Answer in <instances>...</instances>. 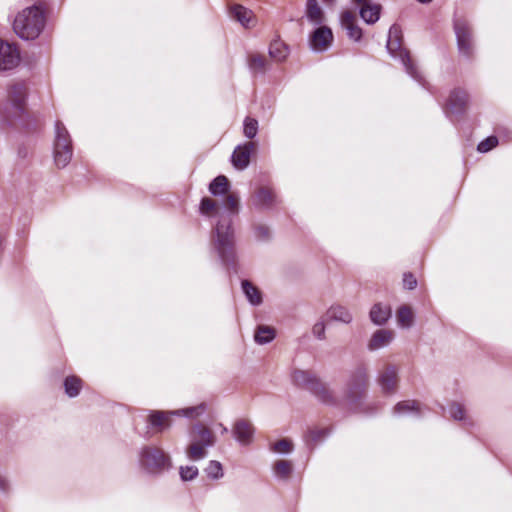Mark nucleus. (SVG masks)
Listing matches in <instances>:
<instances>
[{"instance_id":"1","label":"nucleus","mask_w":512,"mask_h":512,"mask_svg":"<svg viewBox=\"0 0 512 512\" xmlns=\"http://www.w3.org/2000/svg\"><path fill=\"white\" fill-rule=\"evenodd\" d=\"M221 209L217 201L204 197L199 212L209 218H217L211 234L213 248L220 260L227 266L235 263V235L232 227V216L239 212V197L235 193L227 194Z\"/></svg>"},{"instance_id":"2","label":"nucleus","mask_w":512,"mask_h":512,"mask_svg":"<svg viewBox=\"0 0 512 512\" xmlns=\"http://www.w3.org/2000/svg\"><path fill=\"white\" fill-rule=\"evenodd\" d=\"M46 18L43 10L38 6L23 9L15 18L13 29L22 39L33 40L37 38L45 27Z\"/></svg>"},{"instance_id":"3","label":"nucleus","mask_w":512,"mask_h":512,"mask_svg":"<svg viewBox=\"0 0 512 512\" xmlns=\"http://www.w3.org/2000/svg\"><path fill=\"white\" fill-rule=\"evenodd\" d=\"M402 32L398 25L394 24L389 29V35L386 48L393 58H398L408 75L417 81L423 87H426V81L418 68L412 62L409 52L402 47Z\"/></svg>"},{"instance_id":"4","label":"nucleus","mask_w":512,"mask_h":512,"mask_svg":"<svg viewBox=\"0 0 512 512\" xmlns=\"http://www.w3.org/2000/svg\"><path fill=\"white\" fill-rule=\"evenodd\" d=\"M190 444L186 448V456L192 461H199L207 457V449L215 445L216 439L212 431L201 423L192 427L189 434Z\"/></svg>"},{"instance_id":"5","label":"nucleus","mask_w":512,"mask_h":512,"mask_svg":"<svg viewBox=\"0 0 512 512\" xmlns=\"http://www.w3.org/2000/svg\"><path fill=\"white\" fill-rule=\"evenodd\" d=\"M292 380L296 386L310 391L322 403L329 405L336 403L332 391L314 373L297 369L292 373Z\"/></svg>"},{"instance_id":"6","label":"nucleus","mask_w":512,"mask_h":512,"mask_svg":"<svg viewBox=\"0 0 512 512\" xmlns=\"http://www.w3.org/2000/svg\"><path fill=\"white\" fill-rule=\"evenodd\" d=\"M73 157V144L69 131L61 121L55 122L53 140V161L57 168L63 169Z\"/></svg>"},{"instance_id":"7","label":"nucleus","mask_w":512,"mask_h":512,"mask_svg":"<svg viewBox=\"0 0 512 512\" xmlns=\"http://www.w3.org/2000/svg\"><path fill=\"white\" fill-rule=\"evenodd\" d=\"M139 465L151 475H159L172 466L170 456L161 448L144 446L139 451Z\"/></svg>"},{"instance_id":"8","label":"nucleus","mask_w":512,"mask_h":512,"mask_svg":"<svg viewBox=\"0 0 512 512\" xmlns=\"http://www.w3.org/2000/svg\"><path fill=\"white\" fill-rule=\"evenodd\" d=\"M27 89L25 84L16 83L8 88L7 103L0 115L5 120H11L19 117L25 111Z\"/></svg>"},{"instance_id":"9","label":"nucleus","mask_w":512,"mask_h":512,"mask_svg":"<svg viewBox=\"0 0 512 512\" xmlns=\"http://www.w3.org/2000/svg\"><path fill=\"white\" fill-rule=\"evenodd\" d=\"M369 375L365 366H358L355 368L346 382L345 395L351 402H356L361 399L368 388Z\"/></svg>"},{"instance_id":"10","label":"nucleus","mask_w":512,"mask_h":512,"mask_svg":"<svg viewBox=\"0 0 512 512\" xmlns=\"http://www.w3.org/2000/svg\"><path fill=\"white\" fill-rule=\"evenodd\" d=\"M454 31L456 34L459 53L465 57H470L473 54L474 42L472 29L468 21L464 18L455 19Z\"/></svg>"},{"instance_id":"11","label":"nucleus","mask_w":512,"mask_h":512,"mask_svg":"<svg viewBox=\"0 0 512 512\" xmlns=\"http://www.w3.org/2000/svg\"><path fill=\"white\" fill-rule=\"evenodd\" d=\"M398 372V367L389 363L384 364L379 370L376 382L383 394L393 395L397 392L399 382Z\"/></svg>"},{"instance_id":"12","label":"nucleus","mask_w":512,"mask_h":512,"mask_svg":"<svg viewBox=\"0 0 512 512\" xmlns=\"http://www.w3.org/2000/svg\"><path fill=\"white\" fill-rule=\"evenodd\" d=\"M20 61L18 50L8 42L0 39V71L15 68Z\"/></svg>"},{"instance_id":"13","label":"nucleus","mask_w":512,"mask_h":512,"mask_svg":"<svg viewBox=\"0 0 512 512\" xmlns=\"http://www.w3.org/2000/svg\"><path fill=\"white\" fill-rule=\"evenodd\" d=\"M468 104V94L462 89H454L451 91L444 110L446 114H462Z\"/></svg>"},{"instance_id":"14","label":"nucleus","mask_w":512,"mask_h":512,"mask_svg":"<svg viewBox=\"0 0 512 512\" xmlns=\"http://www.w3.org/2000/svg\"><path fill=\"white\" fill-rule=\"evenodd\" d=\"M333 41V34L327 26H320L311 34L309 42L312 50L323 52L327 50Z\"/></svg>"},{"instance_id":"15","label":"nucleus","mask_w":512,"mask_h":512,"mask_svg":"<svg viewBox=\"0 0 512 512\" xmlns=\"http://www.w3.org/2000/svg\"><path fill=\"white\" fill-rule=\"evenodd\" d=\"M255 150L256 144L254 142H246L242 145H238L231 156L233 166L238 170L247 168L250 163L251 154Z\"/></svg>"},{"instance_id":"16","label":"nucleus","mask_w":512,"mask_h":512,"mask_svg":"<svg viewBox=\"0 0 512 512\" xmlns=\"http://www.w3.org/2000/svg\"><path fill=\"white\" fill-rule=\"evenodd\" d=\"M232 433L238 443L246 446L252 442L254 427L250 421L238 419L233 425Z\"/></svg>"},{"instance_id":"17","label":"nucleus","mask_w":512,"mask_h":512,"mask_svg":"<svg viewBox=\"0 0 512 512\" xmlns=\"http://www.w3.org/2000/svg\"><path fill=\"white\" fill-rule=\"evenodd\" d=\"M175 416L171 411L152 410L148 416V424L156 432H163L171 426V417Z\"/></svg>"},{"instance_id":"18","label":"nucleus","mask_w":512,"mask_h":512,"mask_svg":"<svg viewBox=\"0 0 512 512\" xmlns=\"http://www.w3.org/2000/svg\"><path fill=\"white\" fill-rule=\"evenodd\" d=\"M342 27L347 31V35L354 41H359L362 37V30L356 24V15L351 11H344L341 14Z\"/></svg>"},{"instance_id":"19","label":"nucleus","mask_w":512,"mask_h":512,"mask_svg":"<svg viewBox=\"0 0 512 512\" xmlns=\"http://www.w3.org/2000/svg\"><path fill=\"white\" fill-rule=\"evenodd\" d=\"M354 2L361 6L360 16L367 24H374L379 19L380 5L371 4L370 0H354Z\"/></svg>"},{"instance_id":"20","label":"nucleus","mask_w":512,"mask_h":512,"mask_svg":"<svg viewBox=\"0 0 512 512\" xmlns=\"http://www.w3.org/2000/svg\"><path fill=\"white\" fill-rule=\"evenodd\" d=\"M394 337V333L390 330L380 329L377 330L371 337L368 343V349L371 351H375L386 347L390 344Z\"/></svg>"},{"instance_id":"21","label":"nucleus","mask_w":512,"mask_h":512,"mask_svg":"<svg viewBox=\"0 0 512 512\" xmlns=\"http://www.w3.org/2000/svg\"><path fill=\"white\" fill-rule=\"evenodd\" d=\"M328 320L349 324L353 320L351 312L344 306L332 305L326 312Z\"/></svg>"},{"instance_id":"22","label":"nucleus","mask_w":512,"mask_h":512,"mask_svg":"<svg viewBox=\"0 0 512 512\" xmlns=\"http://www.w3.org/2000/svg\"><path fill=\"white\" fill-rule=\"evenodd\" d=\"M276 203V195L273 190L261 187L255 194L254 204L261 208H270Z\"/></svg>"},{"instance_id":"23","label":"nucleus","mask_w":512,"mask_h":512,"mask_svg":"<svg viewBox=\"0 0 512 512\" xmlns=\"http://www.w3.org/2000/svg\"><path fill=\"white\" fill-rule=\"evenodd\" d=\"M393 414L398 416L403 415H414L419 416L421 414L420 405L418 402L413 400H406L398 402L393 408Z\"/></svg>"},{"instance_id":"24","label":"nucleus","mask_w":512,"mask_h":512,"mask_svg":"<svg viewBox=\"0 0 512 512\" xmlns=\"http://www.w3.org/2000/svg\"><path fill=\"white\" fill-rule=\"evenodd\" d=\"M391 317V308L381 303L375 304L370 310V319L376 325H383Z\"/></svg>"},{"instance_id":"25","label":"nucleus","mask_w":512,"mask_h":512,"mask_svg":"<svg viewBox=\"0 0 512 512\" xmlns=\"http://www.w3.org/2000/svg\"><path fill=\"white\" fill-rule=\"evenodd\" d=\"M306 17L314 25H321L324 21V13L317 0H307Z\"/></svg>"},{"instance_id":"26","label":"nucleus","mask_w":512,"mask_h":512,"mask_svg":"<svg viewBox=\"0 0 512 512\" xmlns=\"http://www.w3.org/2000/svg\"><path fill=\"white\" fill-rule=\"evenodd\" d=\"M243 293L249 303L253 306H259L262 303V295L259 289L248 280L241 282Z\"/></svg>"},{"instance_id":"27","label":"nucleus","mask_w":512,"mask_h":512,"mask_svg":"<svg viewBox=\"0 0 512 512\" xmlns=\"http://www.w3.org/2000/svg\"><path fill=\"white\" fill-rule=\"evenodd\" d=\"M269 55L275 61L282 62L288 57L289 48L281 40H274L269 46Z\"/></svg>"},{"instance_id":"28","label":"nucleus","mask_w":512,"mask_h":512,"mask_svg":"<svg viewBox=\"0 0 512 512\" xmlns=\"http://www.w3.org/2000/svg\"><path fill=\"white\" fill-rule=\"evenodd\" d=\"M229 190V181L226 176L219 175L209 184V192L213 196L226 195Z\"/></svg>"},{"instance_id":"29","label":"nucleus","mask_w":512,"mask_h":512,"mask_svg":"<svg viewBox=\"0 0 512 512\" xmlns=\"http://www.w3.org/2000/svg\"><path fill=\"white\" fill-rule=\"evenodd\" d=\"M396 317L398 325L403 328H410L413 325L414 314L412 309L407 305L399 307Z\"/></svg>"},{"instance_id":"30","label":"nucleus","mask_w":512,"mask_h":512,"mask_svg":"<svg viewBox=\"0 0 512 512\" xmlns=\"http://www.w3.org/2000/svg\"><path fill=\"white\" fill-rule=\"evenodd\" d=\"M64 389L70 398H74L79 395L82 389V380L74 375L68 376L64 380Z\"/></svg>"},{"instance_id":"31","label":"nucleus","mask_w":512,"mask_h":512,"mask_svg":"<svg viewBox=\"0 0 512 512\" xmlns=\"http://www.w3.org/2000/svg\"><path fill=\"white\" fill-rule=\"evenodd\" d=\"M275 338V330L269 326H258L254 339L256 343L263 345L270 343Z\"/></svg>"},{"instance_id":"32","label":"nucleus","mask_w":512,"mask_h":512,"mask_svg":"<svg viewBox=\"0 0 512 512\" xmlns=\"http://www.w3.org/2000/svg\"><path fill=\"white\" fill-rule=\"evenodd\" d=\"M206 410V405L204 403H201L197 406L173 410L171 413H173L175 416H184L190 419H195L201 416Z\"/></svg>"},{"instance_id":"33","label":"nucleus","mask_w":512,"mask_h":512,"mask_svg":"<svg viewBox=\"0 0 512 512\" xmlns=\"http://www.w3.org/2000/svg\"><path fill=\"white\" fill-rule=\"evenodd\" d=\"M231 14L243 26H247L251 20L252 11L243 7L242 5H234L231 8Z\"/></svg>"},{"instance_id":"34","label":"nucleus","mask_w":512,"mask_h":512,"mask_svg":"<svg viewBox=\"0 0 512 512\" xmlns=\"http://www.w3.org/2000/svg\"><path fill=\"white\" fill-rule=\"evenodd\" d=\"M248 66L253 73H264L266 71V60L262 55L252 54L248 58Z\"/></svg>"},{"instance_id":"35","label":"nucleus","mask_w":512,"mask_h":512,"mask_svg":"<svg viewBox=\"0 0 512 512\" xmlns=\"http://www.w3.org/2000/svg\"><path fill=\"white\" fill-rule=\"evenodd\" d=\"M273 472L276 477L287 479L292 472V464L287 460H278L273 465Z\"/></svg>"},{"instance_id":"36","label":"nucleus","mask_w":512,"mask_h":512,"mask_svg":"<svg viewBox=\"0 0 512 512\" xmlns=\"http://www.w3.org/2000/svg\"><path fill=\"white\" fill-rule=\"evenodd\" d=\"M205 473L207 477L212 480L221 479L224 475L222 464L216 460L209 461L207 467L205 468Z\"/></svg>"},{"instance_id":"37","label":"nucleus","mask_w":512,"mask_h":512,"mask_svg":"<svg viewBox=\"0 0 512 512\" xmlns=\"http://www.w3.org/2000/svg\"><path fill=\"white\" fill-rule=\"evenodd\" d=\"M326 435V429H310L305 436V440L309 446H312L322 441Z\"/></svg>"},{"instance_id":"38","label":"nucleus","mask_w":512,"mask_h":512,"mask_svg":"<svg viewBox=\"0 0 512 512\" xmlns=\"http://www.w3.org/2000/svg\"><path fill=\"white\" fill-rule=\"evenodd\" d=\"M258 132V121L251 117H246L244 120L243 133L249 138L253 139Z\"/></svg>"},{"instance_id":"39","label":"nucleus","mask_w":512,"mask_h":512,"mask_svg":"<svg viewBox=\"0 0 512 512\" xmlns=\"http://www.w3.org/2000/svg\"><path fill=\"white\" fill-rule=\"evenodd\" d=\"M179 474L183 481H191L198 476V468L194 465L181 466Z\"/></svg>"},{"instance_id":"40","label":"nucleus","mask_w":512,"mask_h":512,"mask_svg":"<svg viewBox=\"0 0 512 512\" xmlns=\"http://www.w3.org/2000/svg\"><path fill=\"white\" fill-rule=\"evenodd\" d=\"M277 453H290L293 450V443L288 439H281L272 446Z\"/></svg>"},{"instance_id":"41","label":"nucleus","mask_w":512,"mask_h":512,"mask_svg":"<svg viewBox=\"0 0 512 512\" xmlns=\"http://www.w3.org/2000/svg\"><path fill=\"white\" fill-rule=\"evenodd\" d=\"M448 413L450 417L455 420H464L465 410L462 404L460 403H452L449 406Z\"/></svg>"},{"instance_id":"42","label":"nucleus","mask_w":512,"mask_h":512,"mask_svg":"<svg viewBox=\"0 0 512 512\" xmlns=\"http://www.w3.org/2000/svg\"><path fill=\"white\" fill-rule=\"evenodd\" d=\"M312 334L318 340L326 339V324L323 319H320L313 325Z\"/></svg>"},{"instance_id":"43","label":"nucleus","mask_w":512,"mask_h":512,"mask_svg":"<svg viewBox=\"0 0 512 512\" xmlns=\"http://www.w3.org/2000/svg\"><path fill=\"white\" fill-rule=\"evenodd\" d=\"M497 144H498L497 137L490 136L478 144L477 150L481 153H486V152L490 151L492 148L496 147Z\"/></svg>"},{"instance_id":"44","label":"nucleus","mask_w":512,"mask_h":512,"mask_svg":"<svg viewBox=\"0 0 512 512\" xmlns=\"http://www.w3.org/2000/svg\"><path fill=\"white\" fill-rule=\"evenodd\" d=\"M254 235L258 241H266L270 238V230L267 226L259 224L254 227Z\"/></svg>"},{"instance_id":"45","label":"nucleus","mask_w":512,"mask_h":512,"mask_svg":"<svg viewBox=\"0 0 512 512\" xmlns=\"http://www.w3.org/2000/svg\"><path fill=\"white\" fill-rule=\"evenodd\" d=\"M403 285L409 290H413L417 286V280L411 273H405L403 276Z\"/></svg>"},{"instance_id":"46","label":"nucleus","mask_w":512,"mask_h":512,"mask_svg":"<svg viewBox=\"0 0 512 512\" xmlns=\"http://www.w3.org/2000/svg\"><path fill=\"white\" fill-rule=\"evenodd\" d=\"M8 488V481L5 477L0 476V490L5 491Z\"/></svg>"},{"instance_id":"47","label":"nucleus","mask_w":512,"mask_h":512,"mask_svg":"<svg viewBox=\"0 0 512 512\" xmlns=\"http://www.w3.org/2000/svg\"><path fill=\"white\" fill-rule=\"evenodd\" d=\"M219 427L221 428V431H222V433H223V434H224V433H227V431H228L227 427H225V426H224L223 424H221V423L219 424Z\"/></svg>"},{"instance_id":"48","label":"nucleus","mask_w":512,"mask_h":512,"mask_svg":"<svg viewBox=\"0 0 512 512\" xmlns=\"http://www.w3.org/2000/svg\"><path fill=\"white\" fill-rule=\"evenodd\" d=\"M418 1H419V2H421V3H429V2H431L432 0H418Z\"/></svg>"}]
</instances>
